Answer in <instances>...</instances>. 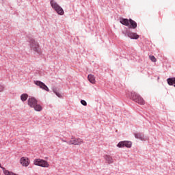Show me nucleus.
<instances>
[{
  "instance_id": "1",
  "label": "nucleus",
  "mask_w": 175,
  "mask_h": 175,
  "mask_svg": "<svg viewBox=\"0 0 175 175\" xmlns=\"http://www.w3.org/2000/svg\"><path fill=\"white\" fill-rule=\"evenodd\" d=\"M27 103L30 107H33L35 110H42L43 107L40 104H38V100L33 97H31L27 100Z\"/></svg>"
},
{
  "instance_id": "14",
  "label": "nucleus",
  "mask_w": 175,
  "mask_h": 175,
  "mask_svg": "<svg viewBox=\"0 0 175 175\" xmlns=\"http://www.w3.org/2000/svg\"><path fill=\"white\" fill-rule=\"evenodd\" d=\"M104 158L107 163H113V157H111L110 155H105Z\"/></svg>"
},
{
  "instance_id": "15",
  "label": "nucleus",
  "mask_w": 175,
  "mask_h": 175,
  "mask_svg": "<svg viewBox=\"0 0 175 175\" xmlns=\"http://www.w3.org/2000/svg\"><path fill=\"white\" fill-rule=\"evenodd\" d=\"M167 81L169 85H173V84H175V78H169Z\"/></svg>"
},
{
  "instance_id": "25",
  "label": "nucleus",
  "mask_w": 175,
  "mask_h": 175,
  "mask_svg": "<svg viewBox=\"0 0 175 175\" xmlns=\"http://www.w3.org/2000/svg\"><path fill=\"white\" fill-rule=\"evenodd\" d=\"M0 175H1V174H0Z\"/></svg>"
},
{
  "instance_id": "13",
  "label": "nucleus",
  "mask_w": 175,
  "mask_h": 175,
  "mask_svg": "<svg viewBox=\"0 0 175 175\" xmlns=\"http://www.w3.org/2000/svg\"><path fill=\"white\" fill-rule=\"evenodd\" d=\"M88 80H89V81L90 82V83H92V84H95V83H96V81H95V77L94 76V75H89L88 76Z\"/></svg>"
},
{
  "instance_id": "19",
  "label": "nucleus",
  "mask_w": 175,
  "mask_h": 175,
  "mask_svg": "<svg viewBox=\"0 0 175 175\" xmlns=\"http://www.w3.org/2000/svg\"><path fill=\"white\" fill-rule=\"evenodd\" d=\"M81 105H83V106H87V102L84 100H81Z\"/></svg>"
},
{
  "instance_id": "9",
  "label": "nucleus",
  "mask_w": 175,
  "mask_h": 175,
  "mask_svg": "<svg viewBox=\"0 0 175 175\" xmlns=\"http://www.w3.org/2000/svg\"><path fill=\"white\" fill-rule=\"evenodd\" d=\"M20 163L22 165V166H25V167H27L29 166V159L27 157H21L20 159Z\"/></svg>"
},
{
  "instance_id": "11",
  "label": "nucleus",
  "mask_w": 175,
  "mask_h": 175,
  "mask_svg": "<svg viewBox=\"0 0 175 175\" xmlns=\"http://www.w3.org/2000/svg\"><path fill=\"white\" fill-rule=\"evenodd\" d=\"M128 36L129 38H130V39H139V38H140V36L137 35V33L133 32L129 33Z\"/></svg>"
},
{
  "instance_id": "2",
  "label": "nucleus",
  "mask_w": 175,
  "mask_h": 175,
  "mask_svg": "<svg viewBox=\"0 0 175 175\" xmlns=\"http://www.w3.org/2000/svg\"><path fill=\"white\" fill-rule=\"evenodd\" d=\"M50 3H51V8L55 10V11L56 12V13H57V14H59V16H64V14H65V12L64 11V9H62V7L59 6V5H58V3L55 2V1L51 0Z\"/></svg>"
},
{
  "instance_id": "12",
  "label": "nucleus",
  "mask_w": 175,
  "mask_h": 175,
  "mask_svg": "<svg viewBox=\"0 0 175 175\" xmlns=\"http://www.w3.org/2000/svg\"><path fill=\"white\" fill-rule=\"evenodd\" d=\"M120 23L122 25H125L126 27H129V20L126 18H122L120 20Z\"/></svg>"
},
{
  "instance_id": "8",
  "label": "nucleus",
  "mask_w": 175,
  "mask_h": 175,
  "mask_svg": "<svg viewBox=\"0 0 175 175\" xmlns=\"http://www.w3.org/2000/svg\"><path fill=\"white\" fill-rule=\"evenodd\" d=\"M36 85H38L40 87V88H42V90H44V91H47L49 92L50 91V89H49V87L44 84V83L40 81H36L34 82Z\"/></svg>"
},
{
  "instance_id": "16",
  "label": "nucleus",
  "mask_w": 175,
  "mask_h": 175,
  "mask_svg": "<svg viewBox=\"0 0 175 175\" xmlns=\"http://www.w3.org/2000/svg\"><path fill=\"white\" fill-rule=\"evenodd\" d=\"M135 137L136 139H139L140 140H144V137L141 133H135Z\"/></svg>"
},
{
  "instance_id": "22",
  "label": "nucleus",
  "mask_w": 175,
  "mask_h": 175,
  "mask_svg": "<svg viewBox=\"0 0 175 175\" xmlns=\"http://www.w3.org/2000/svg\"><path fill=\"white\" fill-rule=\"evenodd\" d=\"M62 142H64V143H66V141L62 139Z\"/></svg>"
},
{
  "instance_id": "17",
  "label": "nucleus",
  "mask_w": 175,
  "mask_h": 175,
  "mask_svg": "<svg viewBox=\"0 0 175 175\" xmlns=\"http://www.w3.org/2000/svg\"><path fill=\"white\" fill-rule=\"evenodd\" d=\"M21 99L23 102H25L27 99H28V94H23L21 96Z\"/></svg>"
},
{
  "instance_id": "18",
  "label": "nucleus",
  "mask_w": 175,
  "mask_h": 175,
  "mask_svg": "<svg viewBox=\"0 0 175 175\" xmlns=\"http://www.w3.org/2000/svg\"><path fill=\"white\" fill-rule=\"evenodd\" d=\"M149 58L152 62H157V58L154 55H149Z\"/></svg>"
},
{
  "instance_id": "6",
  "label": "nucleus",
  "mask_w": 175,
  "mask_h": 175,
  "mask_svg": "<svg viewBox=\"0 0 175 175\" xmlns=\"http://www.w3.org/2000/svg\"><path fill=\"white\" fill-rule=\"evenodd\" d=\"M83 143H84V141H83L82 139L72 137V139L68 142V144H69L70 146H80L81 144H83Z\"/></svg>"
},
{
  "instance_id": "20",
  "label": "nucleus",
  "mask_w": 175,
  "mask_h": 175,
  "mask_svg": "<svg viewBox=\"0 0 175 175\" xmlns=\"http://www.w3.org/2000/svg\"><path fill=\"white\" fill-rule=\"evenodd\" d=\"M53 92L55 94V95H57V96H58V98H61V94H59V92H57L55 90H54Z\"/></svg>"
},
{
  "instance_id": "23",
  "label": "nucleus",
  "mask_w": 175,
  "mask_h": 175,
  "mask_svg": "<svg viewBox=\"0 0 175 175\" xmlns=\"http://www.w3.org/2000/svg\"><path fill=\"white\" fill-rule=\"evenodd\" d=\"M0 167H2L1 165V163H0Z\"/></svg>"
},
{
  "instance_id": "7",
  "label": "nucleus",
  "mask_w": 175,
  "mask_h": 175,
  "mask_svg": "<svg viewBox=\"0 0 175 175\" xmlns=\"http://www.w3.org/2000/svg\"><path fill=\"white\" fill-rule=\"evenodd\" d=\"M118 147L120 148L122 147H127V148H131V147H132V142L129 141H122L118 144Z\"/></svg>"
},
{
  "instance_id": "21",
  "label": "nucleus",
  "mask_w": 175,
  "mask_h": 175,
  "mask_svg": "<svg viewBox=\"0 0 175 175\" xmlns=\"http://www.w3.org/2000/svg\"><path fill=\"white\" fill-rule=\"evenodd\" d=\"M3 90H5V87H3V85H0V92H3Z\"/></svg>"
},
{
  "instance_id": "10",
  "label": "nucleus",
  "mask_w": 175,
  "mask_h": 175,
  "mask_svg": "<svg viewBox=\"0 0 175 175\" xmlns=\"http://www.w3.org/2000/svg\"><path fill=\"white\" fill-rule=\"evenodd\" d=\"M129 24L130 28L132 29H136V28H137V23L135 21L129 19Z\"/></svg>"
},
{
  "instance_id": "4",
  "label": "nucleus",
  "mask_w": 175,
  "mask_h": 175,
  "mask_svg": "<svg viewBox=\"0 0 175 175\" xmlns=\"http://www.w3.org/2000/svg\"><path fill=\"white\" fill-rule=\"evenodd\" d=\"M131 99H133L134 102L138 103L139 105H144L146 103L144 99L135 92H131Z\"/></svg>"
},
{
  "instance_id": "5",
  "label": "nucleus",
  "mask_w": 175,
  "mask_h": 175,
  "mask_svg": "<svg viewBox=\"0 0 175 175\" xmlns=\"http://www.w3.org/2000/svg\"><path fill=\"white\" fill-rule=\"evenodd\" d=\"M29 43L31 50H33V51L38 53V54H42V51H40L39 43H38V42L33 39H31Z\"/></svg>"
},
{
  "instance_id": "24",
  "label": "nucleus",
  "mask_w": 175,
  "mask_h": 175,
  "mask_svg": "<svg viewBox=\"0 0 175 175\" xmlns=\"http://www.w3.org/2000/svg\"><path fill=\"white\" fill-rule=\"evenodd\" d=\"M174 87H175V85H174Z\"/></svg>"
},
{
  "instance_id": "3",
  "label": "nucleus",
  "mask_w": 175,
  "mask_h": 175,
  "mask_svg": "<svg viewBox=\"0 0 175 175\" xmlns=\"http://www.w3.org/2000/svg\"><path fill=\"white\" fill-rule=\"evenodd\" d=\"M33 165L40 166V167H50V163L46 160L42 159H36L33 160Z\"/></svg>"
}]
</instances>
